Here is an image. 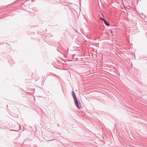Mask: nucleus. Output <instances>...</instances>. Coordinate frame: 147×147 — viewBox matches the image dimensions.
Masks as SVG:
<instances>
[{
    "mask_svg": "<svg viewBox=\"0 0 147 147\" xmlns=\"http://www.w3.org/2000/svg\"><path fill=\"white\" fill-rule=\"evenodd\" d=\"M74 100L76 106L78 109H80V108L79 105L78 101L77 98L74 99Z\"/></svg>",
    "mask_w": 147,
    "mask_h": 147,
    "instance_id": "obj_1",
    "label": "nucleus"
},
{
    "mask_svg": "<svg viewBox=\"0 0 147 147\" xmlns=\"http://www.w3.org/2000/svg\"><path fill=\"white\" fill-rule=\"evenodd\" d=\"M71 93L72 94V96H73L74 99L77 98L74 92V91H72Z\"/></svg>",
    "mask_w": 147,
    "mask_h": 147,
    "instance_id": "obj_2",
    "label": "nucleus"
},
{
    "mask_svg": "<svg viewBox=\"0 0 147 147\" xmlns=\"http://www.w3.org/2000/svg\"><path fill=\"white\" fill-rule=\"evenodd\" d=\"M104 22V23L106 25V26H110V24H109V23H108V22H107L106 20H105Z\"/></svg>",
    "mask_w": 147,
    "mask_h": 147,
    "instance_id": "obj_3",
    "label": "nucleus"
},
{
    "mask_svg": "<svg viewBox=\"0 0 147 147\" xmlns=\"http://www.w3.org/2000/svg\"><path fill=\"white\" fill-rule=\"evenodd\" d=\"M102 20L104 22L106 20L104 18H103Z\"/></svg>",
    "mask_w": 147,
    "mask_h": 147,
    "instance_id": "obj_4",
    "label": "nucleus"
},
{
    "mask_svg": "<svg viewBox=\"0 0 147 147\" xmlns=\"http://www.w3.org/2000/svg\"><path fill=\"white\" fill-rule=\"evenodd\" d=\"M103 18H102V17H101L100 18V20H102L103 19Z\"/></svg>",
    "mask_w": 147,
    "mask_h": 147,
    "instance_id": "obj_5",
    "label": "nucleus"
},
{
    "mask_svg": "<svg viewBox=\"0 0 147 147\" xmlns=\"http://www.w3.org/2000/svg\"><path fill=\"white\" fill-rule=\"evenodd\" d=\"M142 18H143L144 19L146 18V16H143V17Z\"/></svg>",
    "mask_w": 147,
    "mask_h": 147,
    "instance_id": "obj_6",
    "label": "nucleus"
},
{
    "mask_svg": "<svg viewBox=\"0 0 147 147\" xmlns=\"http://www.w3.org/2000/svg\"><path fill=\"white\" fill-rule=\"evenodd\" d=\"M79 103L80 104V105H81V104H80V102L79 101Z\"/></svg>",
    "mask_w": 147,
    "mask_h": 147,
    "instance_id": "obj_7",
    "label": "nucleus"
},
{
    "mask_svg": "<svg viewBox=\"0 0 147 147\" xmlns=\"http://www.w3.org/2000/svg\"><path fill=\"white\" fill-rule=\"evenodd\" d=\"M102 16L103 17V15L102 14Z\"/></svg>",
    "mask_w": 147,
    "mask_h": 147,
    "instance_id": "obj_8",
    "label": "nucleus"
}]
</instances>
